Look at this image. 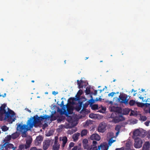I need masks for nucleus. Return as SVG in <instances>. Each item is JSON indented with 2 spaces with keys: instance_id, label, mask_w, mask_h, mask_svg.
Segmentation results:
<instances>
[{
  "instance_id": "nucleus-1",
  "label": "nucleus",
  "mask_w": 150,
  "mask_h": 150,
  "mask_svg": "<svg viewBox=\"0 0 150 150\" xmlns=\"http://www.w3.org/2000/svg\"><path fill=\"white\" fill-rule=\"evenodd\" d=\"M6 104H3L0 107V120H3L2 115L5 114V116L4 119L6 120L8 122L12 123L16 120L15 113L14 111L8 108V111L6 112L5 109Z\"/></svg>"
},
{
  "instance_id": "nucleus-2",
  "label": "nucleus",
  "mask_w": 150,
  "mask_h": 150,
  "mask_svg": "<svg viewBox=\"0 0 150 150\" xmlns=\"http://www.w3.org/2000/svg\"><path fill=\"white\" fill-rule=\"evenodd\" d=\"M121 110V108L119 107H115L112 105L111 107V110L113 112L110 116V117L112 119L111 121L112 122L117 123L125 120V118L120 113Z\"/></svg>"
},
{
  "instance_id": "nucleus-3",
  "label": "nucleus",
  "mask_w": 150,
  "mask_h": 150,
  "mask_svg": "<svg viewBox=\"0 0 150 150\" xmlns=\"http://www.w3.org/2000/svg\"><path fill=\"white\" fill-rule=\"evenodd\" d=\"M50 118V116L45 115L44 116H40L38 117L36 115L31 117L28 120V125H29L30 129L33 127V126L37 127L38 126L41 121L45 119L47 120Z\"/></svg>"
},
{
  "instance_id": "nucleus-4",
  "label": "nucleus",
  "mask_w": 150,
  "mask_h": 150,
  "mask_svg": "<svg viewBox=\"0 0 150 150\" xmlns=\"http://www.w3.org/2000/svg\"><path fill=\"white\" fill-rule=\"evenodd\" d=\"M140 134L141 132L139 129L136 130L133 133L132 138L134 139L135 141L134 146L136 148H139L141 147V139L139 137Z\"/></svg>"
},
{
  "instance_id": "nucleus-5",
  "label": "nucleus",
  "mask_w": 150,
  "mask_h": 150,
  "mask_svg": "<svg viewBox=\"0 0 150 150\" xmlns=\"http://www.w3.org/2000/svg\"><path fill=\"white\" fill-rule=\"evenodd\" d=\"M28 122H27V125H22L20 124H19L18 125V124L17 123L16 124V125H17L16 128L17 130L21 132L23 131H24L28 129V126H29V125H28Z\"/></svg>"
},
{
  "instance_id": "nucleus-6",
  "label": "nucleus",
  "mask_w": 150,
  "mask_h": 150,
  "mask_svg": "<svg viewBox=\"0 0 150 150\" xmlns=\"http://www.w3.org/2000/svg\"><path fill=\"white\" fill-rule=\"evenodd\" d=\"M106 126L107 125L105 123L103 122H101L98 127V132L101 133L104 132L106 130Z\"/></svg>"
},
{
  "instance_id": "nucleus-7",
  "label": "nucleus",
  "mask_w": 150,
  "mask_h": 150,
  "mask_svg": "<svg viewBox=\"0 0 150 150\" xmlns=\"http://www.w3.org/2000/svg\"><path fill=\"white\" fill-rule=\"evenodd\" d=\"M118 101L121 103H124L125 104H127L128 99H127V97L126 95H120L118 98Z\"/></svg>"
},
{
  "instance_id": "nucleus-8",
  "label": "nucleus",
  "mask_w": 150,
  "mask_h": 150,
  "mask_svg": "<svg viewBox=\"0 0 150 150\" xmlns=\"http://www.w3.org/2000/svg\"><path fill=\"white\" fill-rule=\"evenodd\" d=\"M58 137L55 136L54 137V144L53 146V150H59L60 147V144L58 143Z\"/></svg>"
},
{
  "instance_id": "nucleus-9",
  "label": "nucleus",
  "mask_w": 150,
  "mask_h": 150,
  "mask_svg": "<svg viewBox=\"0 0 150 150\" xmlns=\"http://www.w3.org/2000/svg\"><path fill=\"white\" fill-rule=\"evenodd\" d=\"M50 144V141L49 140H45L43 142V147L44 150H47Z\"/></svg>"
},
{
  "instance_id": "nucleus-10",
  "label": "nucleus",
  "mask_w": 150,
  "mask_h": 150,
  "mask_svg": "<svg viewBox=\"0 0 150 150\" xmlns=\"http://www.w3.org/2000/svg\"><path fill=\"white\" fill-rule=\"evenodd\" d=\"M90 139L92 140H95L97 141H99L100 139V137L98 134H93L91 136Z\"/></svg>"
},
{
  "instance_id": "nucleus-11",
  "label": "nucleus",
  "mask_w": 150,
  "mask_h": 150,
  "mask_svg": "<svg viewBox=\"0 0 150 150\" xmlns=\"http://www.w3.org/2000/svg\"><path fill=\"white\" fill-rule=\"evenodd\" d=\"M129 104L130 106H132L136 105L138 107H141V103L136 102L135 100H130Z\"/></svg>"
},
{
  "instance_id": "nucleus-12",
  "label": "nucleus",
  "mask_w": 150,
  "mask_h": 150,
  "mask_svg": "<svg viewBox=\"0 0 150 150\" xmlns=\"http://www.w3.org/2000/svg\"><path fill=\"white\" fill-rule=\"evenodd\" d=\"M150 146V143L149 142H146L144 145L142 150H149V148Z\"/></svg>"
},
{
  "instance_id": "nucleus-13",
  "label": "nucleus",
  "mask_w": 150,
  "mask_h": 150,
  "mask_svg": "<svg viewBox=\"0 0 150 150\" xmlns=\"http://www.w3.org/2000/svg\"><path fill=\"white\" fill-rule=\"evenodd\" d=\"M105 148V150H107L108 146L107 145H105L102 144H101L100 145L98 146V150H100L101 149H103Z\"/></svg>"
},
{
  "instance_id": "nucleus-14",
  "label": "nucleus",
  "mask_w": 150,
  "mask_h": 150,
  "mask_svg": "<svg viewBox=\"0 0 150 150\" xmlns=\"http://www.w3.org/2000/svg\"><path fill=\"white\" fill-rule=\"evenodd\" d=\"M62 146L64 147L65 146L67 142V138L66 136H64L62 137Z\"/></svg>"
},
{
  "instance_id": "nucleus-15",
  "label": "nucleus",
  "mask_w": 150,
  "mask_h": 150,
  "mask_svg": "<svg viewBox=\"0 0 150 150\" xmlns=\"http://www.w3.org/2000/svg\"><path fill=\"white\" fill-rule=\"evenodd\" d=\"M77 81L78 88H82L83 87V83L84 82L81 80L80 81L77 80Z\"/></svg>"
},
{
  "instance_id": "nucleus-16",
  "label": "nucleus",
  "mask_w": 150,
  "mask_h": 150,
  "mask_svg": "<svg viewBox=\"0 0 150 150\" xmlns=\"http://www.w3.org/2000/svg\"><path fill=\"white\" fill-rule=\"evenodd\" d=\"M43 140V137L41 136H39L37 137L35 139V142H37L38 144L40 143Z\"/></svg>"
},
{
  "instance_id": "nucleus-17",
  "label": "nucleus",
  "mask_w": 150,
  "mask_h": 150,
  "mask_svg": "<svg viewBox=\"0 0 150 150\" xmlns=\"http://www.w3.org/2000/svg\"><path fill=\"white\" fill-rule=\"evenodd\" d=\"M80 134L79 133H77L74 134L73 135V138L74 141H76L78 140L79 137V136Z\"/></svg>"
},
{
  "instance_id": "nucleus-18",
  "label": "nucleus",
  "mask_w": 150,
  "mask_h": 150,
  "mask_svg": "<svg viewBox=\"0 0 150 150\" xmlns=\"http://www.w3.org/2000/svg\"><path fill=\"white\" fill-rule=\"evenodd\" d=\"M19 134L17 132L12 134L11 135V138L13 139H15L19 136Z\"/></svg>"
},
{
  "instance_id": "nucleus-19",
  "label": "nucleus",
  "mask_w": 150,
  "mask_h": 150,
  "mask_svg": "<svg viewBox=\"0 0 150 150\" xmlns=\"http://www.w3.org/2000/svg\"><path fill=\"white\" fill-rule=\"evenodd\" d=\"M11 137L10 135H8L6 137L5 139H4L3 142H7L9 141H10L11 139Z\"/></svg>"
},
{
  "instance_id": "nucleus-20",
  "label": "nucleus",
  "mask_w": 150,
  "mask_h": 150,
  "mask_svg": "<svg viewBox=\"0 0 150 150\" xmlns=\"http://www.w3.org/2000/svg\"><path fill=\"white\" fill-rule=\"evenodd\" d=\"M32 141L30 140H28L26 141V144L25 145V148L27 149L29 148L31 143Z\"/></svg>"
},
{
  "instance_id": "nucleus-21",
  "label": "nucleus",
  "mask_w": 150,
  "mask_h": 150,
  "mask_svg": "<svg viewBox=\"0 0 150 150\" xmlns=\"http://www.w3.org/2000/svg\"><path fill=\"white\" fill-rule=\"evenodd\" d=\"M88 133V131L86 129H83L82 130L81 133V137H83L87 135Z\"/></svg>"
},
{
  "instance_id": "nucleus-22",
  "label": "nucleus",
  "mask_w": 150,
  "mask_h": 150,
  "mask_svg": "<svg viewBox=\"0 0 150 150\" xmlns=\"http://www.w3.org/2000/svg\"><path fill=\"white\" fill-rule=\"evenodd\" d=\"M77 99L74 98H71L68 100V102L72 104H74V101L77 100Z\"/></svg>"
},
{
  "instance_id": "nucleus-23",
  "label": "nucleus",
  "mask_w": 150,
  "mask_h": 150,
  "mask_svg": "<svg viewBox=\"0 0 150 150\" xmlns=\"http://www.w3.org/2000/svg\"><path fill=\"white\" fill-rule=\"evenodd\" d=\"M146 135V131L141 129V137H144Z\"/></svg>"
},
{
  "instance_id": "nucleus-24",
  "label": "nucleus",
  "mask_w": 150,
  "mask_h": 150,
  "mask_svg": "<svg viewBox=\"0 0 150 150\" xmlns=\"http://www.w3.org/2000/svg\"><path fill=\"white\" fill-rule=\"evenodd\" d=\"M8 145V142H5L3 145L2 147L3 148H4L5 150H8V149L9 148Z\"/></svg>"
},
{
  "instance_id": "nucleus-25",
  "label": "nucleus",
  "mask_w": 150,
  "mask_h": 150,
  "mask_svg": "<svg viewBox=\"0 0 150 150\" xmlns=\"http://www.w3.org/2000/svg\"><path fill=\"white\" fill-rule=\"evenodd\" d=\"M30 129H27V130H25V131H23V132H22V137H26L27 136V135H26V132H27V131L28 130H30Z\"/></svg>"
},
{
  "instance_id": "nucleus-26",
  "label": "nucleus",
  "mask_w": 150,
  "mask_h": 150,
  "mask_svg": "<svg viewBox=\"0 0 150 150\" xmlns=\"http://www.w3.org/2000/svg\"><path fill=\"white\" fill-rule=\"evenodd\" d=\"M87 150H98V149L97 146H93L91 145Z\"/></svg>"
},
{
  "instance_id": "nucleus-27",
  "label": "nucleus",
  "mask_w": 150,
  "mask_h": 150,
  "mask_svg": "<svg viewBox=\"0 0 150 150\" xmlns=\"http://www.w3.org/2000/svg\"><path fill=\"white\" fill-rule=\"evenodd\" d=\"M83 93V91L81 90H79L77 93V97L79 98L80 96Z\"/></svg>"
},
{
  "instance_id": "nucleus-28",
  "label": "nucleus",
  "mask_w": 150,
  "mask_h": 150,
  "mask_svg": "<svg viewBox=\"0 0 150 150\" xmlns=\"http://www.w3.org/2000/svg\"><path fill=\"white\" fill-rule=\"evenodd\" d=\"M74 143L73 142H71L69 144V147L68 148V150H70L71 147L74 146Z\"/></svg>"
},
{
  "instance_id": "nucleus-29",
  "label": "nucleus",
  "mask_w": 150,
  "mask_h": 150,
  "mask_svg": "<svg viewBox=\"0 0 150 150\" xmlns=\"http://www.w3.org/2000/svg\"><path fill=\"white\" fill-rule=\"evenodd\" d=\"M130 111V110L128 108H125L124 109V113L125 115L128 114L129 112Z\"/></svg>"
},
{
  "instance_id": "nucleus-30",
  "label": "nucleus",
  "mask_w": 150,
  "mask_h": 150,
  "mask_svg": "<svg viewBox=\"0 0 150 150\" xmlns=\"http://www.w3.org/2000/svg\"><path fill=\"white\" fill-rule=\"evenodd\" d=\"M65 119V117L64 116H61L59 117L57 120L59 122H61L64 120Z\"/></svg>"
},
{
  "instance_id": "nucleus-31",
  "label": "nucleus",
  "mask_w": 150,
  "mask_h": 150,
  "mask_svg": "<svg viewBox=\"0 0 150 150\" xmlns=\"http://www.w3.org/2000/svg\"><path fill=\"white\" fill-rule=\"evenodd\" d=\"M8 147H9L10 149L12 148L13 150H15L16 148V147H14L13 145L12 144L9 143H8Z\"/></svg>"
},
{
  "instance_id": "nucleus-32",
  "label": "nucleus",
  "mask_w": 150,
  "mask_h": 150,
  "mask_svg": "<svg viewBox=\"0 0 150 150\" xmlns=\"http://www.w3.org/2000/svg\"><path fill=\"white\" fill-rule=\"evenodd\" d=\"M149 105H150V103H141V108L144 107H148Z\"/></svg>"
},
{
  "instance_id": "nucleus-33",
  "label": "nucleus",
  "mask_w": 150,
  "mask_h": 150,
  "mask_svg": "<svg viewBox=\"0 0 150 150\" xmlns=\"http://www.w3.org/2000/svg\"><path fill=\"white\" fill-rule=\"evenodd\" d=\"M121 128V126L120 125H117L115 126V129L117 131V133H119L120 132V129Z\"/></svg>"
},
{
  "instance_id": "nucleus-34",
  "label": "nucleus",
  "mask_w": 150,
  "mask_h": 150,
  "mask_svg": "<svg viewBox=\"0 0 150 150\" xmlns=\"http://www.w3.org/2000/svg\"><path fill=\"white\" fill-rule=\"evenodd\" d=\"M98 106L97 105L95 104L92 105L91 107V109L93 110H96L98 109Z\"/></svg>"
},
{
  "instance_id": "nucleus-35",
  "label": "nucleus",
  "mask_w": 150,
  "mask_h": 150,
  "mask_svg": "<svg viewBox=\"0 0 150 150\" xmlns=\"http://www.w3.org/2000/svg\"><path fill=\"white\" fill-rule=\"evenodd\" d=\"M115 141V140H112V139H110L108 141V144L109 146H111L112 143Z\"/></svg>"
},
{
  "instance_id": "nucleus-36",
  "label": "nucleus",
  "mask_w": 150,
  "mask_h": 150,
  "mask_svg": "<svg viewBox=\"0 0 150 150\" xmlns=\"http://www.w3.org/2000/svg\"><path fill=\"white\" fill-rule=\"evenodd\" d=\"M8 129V128L6 126H4L2 128V130L4 132H6L7 131Z\"/></svg>"
},
{
  "instance_id": "nucleus-37",
  "label": "nucleus",
  "mask_w": 150,
  "mask_h": 150,
  "mask_svg": "<svg viewBox=\"0 0 150 150\" xmlns=\"http://www.w3.org/2000/svg\"><path fill=\"white\" fill-rule=\"evenodd\" d=\"M90 89L88 87H87L85 90V93L86 94H89L90 93Z\"/></svg>"
},
{
  "instance_id": "nucleus-38",
  "label": "nucleus",
  "mask_w": 150,
  "mask_h": 150,
  "mask_svg": "<svg viewBox=\"0 0 150 150\" xmlns=\"http://www.w3.org/2000/svg\"><path fill=\"white\" fill-rule=\"evenodd\" d=\"M51 118V120L52 121L55 120L56 119V117L54 116L53 114L52 113L50 116V118Z\"/></svg>"
},
{
  "instance_id": "nucleus-39",
  "label": "nucleus",
  "mask_w": 150,
  "mask_h": 150,
  "mask_svg": "<svg viewBox=\"0 0 150 150\" xmlns=\"http://www.w3.org/2000/svg\"><path fill=\"white\" fill-rule=\"evenodd\" d=\"M89 104V103L88 102V101H86V103L83 104V108L84 109L87 108L88 105Z\"/></svg>"
},
{
  "instance_id": "nucleus-40",
  "label": "nucleus",
  "mask_w": 150,
  "mask_h": 150,
  "mask_svg": "<svg viewBox=\"0 0 150 150\" xmlns=\"http://www.w3.org/2000/svg\"><path fill=\"white\" fill-rule=\"evenodd\" d=\"M83 146L84 149H87V150L90 148V147L89 146L88 144H83Z\"/></svg>"
},
{
  "instance_id": "nucleus-41",
  "label": "nucleus",
  "mask_w": 150,
  "mask_h": 150,
  "mask_svg": "<svg viewBox=\"0 0 150 150\" xmlns=\"http://www.w3.org/2000/svg\"><path fill=\"white\" fill-rule=\"evenodd\" d=\"M89 117L91 118H94L96 117V115L93 113H91L89 114Z\"/></svg>"
},
{
  "instance_id": "nucleus-42",
  "label": "nucleus",
  "mask_w": 150,
  "mask_h": 150,
  "mask_svg": "<svg viewBox=\"0 0 150 150\" xmlns=\"http://www.w3.org/2000/svg\"><path fill=\"white\" fill-rule=\"evenodd\" d=\"M67 110L69 114H71L72 113L69 107V105H67Z\"/></svg>"
},
{
  "instance_id": "nucleus-43",
  "label": "nucleus",
  "mask_w": 150,
  "mask_h": 150,
  "mask_svg": "<svg viewBox=\"0 0 150 150\" xmlns=\"http://www.w3.org/2000/svg\"><path fill=\"white\" fill-rule=\"evenodd\" d=\"M133 92H134V93L133 94V95L134 96L137 94V93H136L137 91H134L133 89H132L130 93H132Z\"/></svg>"
},
{
  "instance_id": "nucleus-44",
  "label": "nucleus",
  "mask_w": 150,
  "mask_h": 150,
  "mask_svg": "<svg viewBox=\"0 0 150 150\" xmlns=\"http://www.w3.org/2000/svg\"><path fill=\"white\" fill-rule=\"evenodd\" d=\"M83 144H87L88 143V140L86 139H84L83 140Z\"/></svg>"
},
{
  "instance_id": "nucleus-45",
  "label": "nucleus",
  "mask_w": 150,
  "mask_h": 150,
  "mask_svg": "<svg viewBox=\"0 0 150 150\" xmlns=\"http://www.w3.org/2000/svg\"><path fill=\"white\" fill-rule=\"evenodd\" d=\"M116 93H115V92H112L111 93H109L108 94V96H109V97H112L114 95L116 94Z\"/></svg>"
},
{
  "instance_id": "nucleus-46",
  "label": "nucleus",
  "mask_w": 150,
  "mask_h": 150,
  "mask_svg": "<svg viewBox=\"0 0 150 150\" xmlns=\"http://www.w3.org/2000/svg\"><path fill=\"white\" fill-rule=\"evenodd\" d=\"M147 119V117L145 116H141V120L145 121Z\"/></svg>"
},
{
  "instance_id": "nucleus-47",
  "label": "nucleus",
  "mask_w": 150,
  "mask_h": 150,
  "mask_svg": "<svg viewBox=\"0 0 150 150\" xmlns=\"http://www.w3.org/2000/svg\"><path fill=\"white\" fill-rule=\"evenodd\" d=\"M137 122V120L136 119H134L132 121L131 123L133 124H136Z\"/></svg>"
},
{
  "instance_id": "nucleus-48",
  "label": "nucleus",
  "mask_w": 150,
  "mask_h": 150,
  "mask_svg": "<svg viewBox=\"0 0 150 150\" xmlns=\"http://www.w3.org/2000/svg\"><path fill=\"white\" fill-rule=\"evenodd\" d=\"M88 102L89 103V104H92L94 103V100L93 99H91L90 100L88 101Z\"/></svg>"
},
{
  "instance_id": "nucleus-49",
  "label": "nucleus",
  "mask_w": 150,
  "mask_h": 150,
  "mask_svg": "<svg viewBox=\"0 0 150 150\" xmlns=\"http://www.w3.org/2000/svg\"><path fill=\"white\" fill-rule=\"evenodd\" d=\"M30 150H42L40 149H37L35 147H33L30 149Z\"/></svg>"
},
{
  "instance_id": "nucleus-50",
  "label": "nucleus",
  "mask_w": 150,
  "mask_h": 150,
  "mask_svg": "<svg viewBox=\"0 0 150 150\" xmlns=\"http://www.w3.org/2000/svg\"><path fill=\"white\" fill-rule=\"evenodd\" d=\"M141 99L142 100V101L143 102H146L147 101V99H146L145 98H144V97H141Z\"/></svg>"
},
{
  "instance_id": "nucleus-51",
  "label": "nucleus",
  "mask_w": 150,
  "mask_h": 150,
  "mask_svg": "<svg viewBox=\"0 0 150 150\" xmlns=\"http://www.w3.org/2000/svg\"><path fill=\"white\" fill-rule=\"evenodd\" d=\"M90 122L88 121H87L86 122L85 125V126H88L90 124Z\"/></svg>"
},
{
  "instance_id": "nucleus-52",
  "label": "nucleus",
  "mask_w": 150,
  "mask_h": 150,
  "mask_svg": "<svg viewBox=\"0 0 150 150\" xmlns=\"http://www.w3.org/2000/svg\"><path fill=\"white\" fill-rule=\"evenodd\" d=\"M97 143V142L96 141H93V145H92L93 146H95V145Z\"/></svg>"
},
{
  "instance_id": "nucleus-53",
  "label": "nucleus",
  "mask_w": 150,
  "mask_h": 150,
  "mask_svg": "<svg viewBox=\"0 0 150 150\" xmlns=\"http://www.w3.org/2000/svg\"><path fill=\"white\" fill-rule=\"evenodd\" d=\"M67 105H64L62 106V108L64 110V111H65L66 110V108H67Z\"/></svg>"
},
{
  "instance_id": "nucleus-54",
  "label": "nucleus",
  "mask_w": 150,
  "mask_h": 150,
  "mask_svg": "<svg viewBox=\"0 0 150 150\" xmlns=\"http://www.w3.org/2000/svg\"><path fill=\"white\" fill-rule=\"evenodd\" d=\"M125 148L122 147L120 148H117L115 150H124Z\"/></svg>"
},
{
  "instance_id": "nucleus-55",
  "label": "nucleus",
  "mask_w": 150,
  "mask_h": 150,
  "mask_svg": "<svg viewBox=\"0 0 150 150\" xmlns=\"http://www.w3.org/2000/svg\"><path fill=\"white\" fill-rule=\"evenodd\" d=\"M149 121H146V122H144V124H145V125L146 126H148L149 125Z\"/></svg>"
},
{
  "instance_id": "nucleus-56",
  "label": "nucleus",
  "mask_w": 150,
  "mask_h": 150,
  "mask_svg": "<svg viewBox=\"0 0 150 150\" xmlns=\"http://www.w3.org/2000/svg\"><path fill=\"white\" fill-rule=\"evenodd\" d=\"M101 98H97L96 99H95V100L96 101H101Z\"/></svg>"
},
{
  "instance_id": "nucleus-57",
  "label": "nucleus",
  "mask_w": 150,
  "mask_h": 150,
  "mask_svg": "<svg viewBox=\"0 0 150 150\" xmlns=\"http://www.w3.org/2000/svg\"><path fill=\"white\" fill-rule=\"evenodd\" d=\"M147 137L148 138H150V131L148 132Z\"/></svg>"
},
{
  "instance_id": "nucleus-58",
  "label": "nucleus",
  "mask_w": 150,
  "mask_h": 150,
  "mask_svg": "<svg viewBox=\"0 0 150 150\" xmlns=\"http://www.w3.org/2000/svg\"><path fill=\"white\" fill-rule=\"evenodd\" d=\"M58 92H55V91H53L52 92V94L54 95H56L57 94H58Z\"/></svg>"
},
{
  "instance_id": "nucleus-59",
  "label": "nucleus",
  "mask_w": 150,
  "mask_h": 150,
  "mask_svg": "<svg viewBox=\"0 0 150 150\" xmlns=\"http://www.w3.org/2000/svg\"><path fill=\"white\" fill-rule=\"evenodd\" d=\"M77 148V146H74L71 150H76Z\"/></svg>"
},
{
  "instance_id": "nucleus-60",
  "label": "nucleus",
  "mask_w": 150,
  "mask_h": 150,
  "mask_svg": "<svg viewBox=\"0 0 150 150\" xmlns=\"http://www.w3.org/2000/svg\"><path fill=\"white\" fill-rule=\"evenodd\" d=\"M97 91L96 90H95L94 91L93 94L94 95H96L97 94Z\"/></svg>"
},
{
  "instance_id": "nucleus-61",
  "label": "nucleus",
  "mask_w": 150,
  "mask_h": 150,
  "mask_svg": "<svg viewBox=\"0 0 150 150\" xmlns=\"http://www.w3.org/2000/svg\"><path fill=\"white\" fill-rule=\"evenodd\" d=\"M6 96V93H4V95H0V97L2 96V97H3L4 98V97H5Z\"/></svg>"
},
{
  "instance_id": "nucleus-62",
  "label": "nucleus",
  "mask_w": 150,
  "mask_h": 150,
  "mask_svg": "<svg viewBox=\"0 0 150 150\" xmlns=\"http://www.w3.org/2000/svg\"><path fill=\"white\" fill-rule=\"evenodd\" d=\"M64 101L63 100L61 102V107L62 106H64Z\"/></svg>"
},
{
  "instance_id": "nucleus-63",
  "label": "nucleus",
  "mask_w": 150,
  "mask_h": 150,
  "mask_svg": "<svg viewBox=\"0 0 150 150\" xmlns=\"http://www.w3.org/2000/svg\"><path fill=\"white\" fill-rule=\"evenodd\" d=\"M134 112L132 110L131 111V112L130 114V116L134 115V114H133V112Z\"/></svg>"
},
{
  "instance_id": "nucleus-64",
  "label": "nucleus",
  "mask_w": 150,
  "mask_h": 150,
  "mask_svg": "<svg viewBox=\"0 0 150 150\" xmlns=\"http://www.w3.org/2000/svg\"><path fill=\"white\" fill-rule=\"evenodd\" d=\"M22 148H21V147L20 146L19 147V149H18L17 150H22Z\"/></svg>"
}]
</instances>
